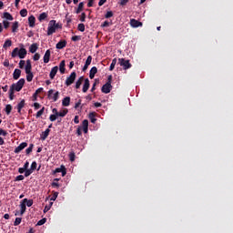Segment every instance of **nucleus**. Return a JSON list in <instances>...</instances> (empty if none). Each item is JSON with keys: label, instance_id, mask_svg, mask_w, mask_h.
Instances as JSON below:
<instances>
[{"label": "nucleus", "instance_id": "774afa93", "mask_svg": "<svg viewBox=\"0 0 233 233\" xmlns=\"http://www.w3.org/2000/svg\"><path fill=\"white\" fill-rule=\"evenodd\" d=\"M128 3V0H120V5L125 6Z\"/></svg>", "mask_w": 233, "mask_h": 233}, {"label": "nucleus", "instance_id": "5fc2aeb1", "mask_svg": "<svg viewBox=\"0 0 233 233\" xmlns=\"http://www.w3.org/2000/svg\"><path fill=\"white\" fill-rule=\"evenodd\" d=\"M71 41H81V35H74L71 38Z\"/></svg>", "mask_w": 233, "mask_h": 233}, {"label": "nucleus", "instance_id": "58836bf2", "mask_svg": "<svg viewBox=\"0 0 233 233\" xmlns=\"http://www.w3.org/2000/svg\"><path fill=\"white\" fill-rule=\"evenodd\" d=\"M21 221H23V218H16L15 222H14V227H18V225H21Z\"/></svg>", "mask_w": 233, "mask_h": 233}, {"label": "nucleus", "instance_id": "72a5a7b5", "mask_svg": "<svg viewBox=\"0 0 233 233\" xmlns=\"http://www.w3.org/2000/svg\"><path fill=\"white\" fill-rule=\"evenodd\" d=\"M15 92V90L14 89V87H10V89H9V99L11 101H13V99L15 97V96H14Z\"/></svg>", "mask_w": 233, "mask_h": 233}, {"label": "nucleus", "instance_id": "ea45409f", "mask_svg": "<svg viewBox=\"0 0 233 233\" xmlns=\"http://www.w3.org/2000/svg\"><path fill=\"white\" fill-rule=\"evenodd\" d=\"M85 65L87 66H90V65H92V56H87Z\"/></svg>", "mask_w": 233, "mask_h": 233}, {"label": "nucleus", "instance_id": "c03bdc74", "mask_svg": "<svg viewBox=\"0 0 233 233\" xmlns=\"http://www.w3.org/2000/svg\"><path fill=\"white\" fill-rule=\"evenodd\" d=\"M30 169L34 172V170H37V162L34 161L31 164Z\"/></svg>", "mask_w": 233, "mask_h": 233}, {"label": "nucleus", "instance_id": "cd10ccee", "mask_svg": "<svg viewBox=\"0 0 233 233\" xmlns=\"http://www.w3.org/2000/svg\"><path fill=\"white\" fill-rule=\"evenodd\" d=\"M84 6H85L84 2L79 3L78 7L76 10V14H81V12H83Z\"/></svg>", "mask_w": 233, "mask_h": 233}, {"label": "nucleus", "instance_id": "c9c22d12", "mask_svg": "<svg viewBox=\"0 0 233 233\" xmlns=\"http://www.w3.org/2000/svg\"><path fill=\"white\" fill-rule=\"evenodd\" d=\"M68 114V109H64L63 111L58 112L57 116L58 117H65Z\"/></svg>", "mask_w": 233, "mask_h": 233}, {"label": "nucleus", "instance_id": "2eb2a0df", "mask_svg": "<svg viewBox=\"0 0 233 233\" xmlns=\"http://www.w3.org/2000/svg\"><path fill=\"white\" fill-rule=\"evenodd\" d=\"M20 216H23L26 212V204L24 202V200H21L20 202Z\"/></svg>", "mask_w": 233, "mask_h": 233}, {"label": "nucleus", "instance_id": "b1692460", "mask_svg": "<svg viewBox=\"0 0 233 233\" xmlns=\"http://www.w3.org/2000/svg\"><path fill=\"white\" fill-rule=\"evenodd\" d=\"M62 106H70V96H66L62 100Z\"/></svg>", "mask_w": 233, "mask_h": 233}, {"label": "nucleus", "instance_id": "f3484780", "mask_svg": "<svg viewBox=\"0 0 233 233\" xmlns=\"http://www.w3.org/2000/svg\"><path fill=\"white\" fill-rule=\"evenodd\" d=\"M32 73V61L30 59L26 60V66H25V74Z\"/></svg>", "mask_w": 233, "mask_h": 233}, {"label": "nucleus", "instance_id": "a878e982", "mask_svg": "<svg viewBox=\"0 0 233 233\" xmlns=\"http://www.w3.org/2000/svg\"><path fill=\"white\" fill-rule=\"evenodd\" d=\"M89 119L91 123L96 124V121H97V118L96 117V113L94 112L89 113Z\"/></svg>", "mask_w": 233, "mask_h": 233}, {"label": "nucleus", "instance_id": "a18cd8bd", "mask_svg": "<svg viewBox=\"0 0 233 233\" xmlns=\"http://www.w3.org/2000/svg\"><path fill=\"white\" fill-rule=\"evenodd\" d=\"M77 30L79 32H85V24H78Z\"/></svg>", "mask_w": 233, "mask_h": 233}, {"label": "nucleus", "instance_id": "bf43d9fd", "mask_svg": "<svg viewBox=\"0 0 233 233\" xmlns=\"http://www.w3.org/2000/svg\"><path fill=\"white\" fill-rule=\"evenodd\" d=\"M81 103H82V100L79 99L76 104H75V108L76 110H77V108H79L81 106Z\"/></svg>", "mask_w": 233, "mask_h": 233}, {"label": "nucleus", "instance_id": "6ab92c4d", "mask_svg": "<svg viewBox=\"0 0 233 233\" xmlns=\"http://www.w3.org/2000/svg\"><path fill=\"white\" fill-rule=\"evenodd\" d=\"M96 74H97V67L93 66L89 71L90 79H94V77H96Z\"/></svg>", "mask_w": 233, "mask_h": 233}, {"label": "nucleus", "instance_id": "13d9d810", "mask_svg": "<svg viewBox=\"0 0 233 233\" xmlns=\"http://www.w3.org/2000/svg\"><path fill=\"white\" fill-rule=\"evenodd\" d=\"M110 25H111L110 22L105 21V22L101 25V26H102V28H106V27H108Z\"/></svg>", "mask_w": 233, "mask_h": 233}, {"label": "nucleus", "instance_id": "412c9836", "mask_svg": "<svg viewBox=\"0 0 233 233\" xmlns=\"http://www.w3.org/2000/svg\"><path fill=\"white\" fill-rule=\"evenodd\" d=\"M83 81H85V76H80L77 81L76 82V88H81V85H83Z\"/></svg>", "mask_w": 233, "mask_h": 233}, {"label": "nucleus", "instance_id": "c85d7f7f", "mask_svg": "<svg viewBox=\"0 0 233 233\" xmlns=\"http://www.w3.org/2000/svg\"><path fill=\"white\" fill-rule=\"evenodd\" d=\"M10 46H12V40H10V39L5 40V42L3 45V48H5V50H6Z\"/></svg>", "mask_w": 233, "mask_h": 233}, {"label": "nucleus", "instance_id": "dca6fc26", "mask_svg": "<svg viewBox=\"0 0 233 233\" xmlns=\"http://www.w3.org/2000/svg\"><path fill=\"white\" fill-rule=\"evenodd\" d=\"M39 48V45H37V43H34L30 46L29 47V52L31 54H35V52H37V49Z\"/></svg>", "mask_w": 233, "mask_h": 233}, {"label": "nucleus", "instance_id": "3c124183", "mask_svg": "<svg viewBox=\"0 0 233 233\" xmlns=\"http://www.w3.org/2000/svg\"><path fill=\"white\" fill-rule=\"evenodd\" d=\"M33 170L32 169H27L25 171V177H28V176L33 174Z\"/></svg>", "mask_w": 233, "mask_h": 233}, {"label": "nucleus", "instance_id": "49530a36", "mask_svg": "<svg viewBox=\"0 0 233 233\" xmlns=\"http://www.w3.org/2000/svg\"><path fill=\"white\" fill-rule=\"evenodd\" d=\"M69 159L71 162L76 161V153L74 152L69 153Z\"/></svg>", "mask_w": 233, "mask_h": 233}, {"label": "nucleus", "instance_id": "e2e57ef3", "mask_svg": "<svg viewBox=\"0 0 233 233\" xmlns=\"http://www.w3.org/2000/svg\"><path fill=\"white\" fill-rule=\"evenodd\" d=\"M34 107H35V110H39V108H41V104L40 103H34Z\"/></svg>", "mask_w": 233, "mask_h": 233}, {"label": "nucleus", "instance_id": "4be33fe9", "mask_svg": "<svg viewBox=\"0 0 233 233\" xmlns=\"http://www.w3.org/2000/svg\"><path fill=\"white\" fill-rule=\"evenodd\" d=\"M19 77H21V69H15L14 73H13V78L17 80L19 79Z\"/></svg>", "mask_w": 233, "mask_h": 233}, {"label": "nucleus", "instance_id": "c756f323", "mask_svg": "<svg viewBox=\"0 0 233 233\" xmlns=\"http://www.w3.org/2000/svg\"><path fill=\"white\" fill-rule=\"evenodd\" d=\"M23 201L26 207H32V205H34L33 199L24 198Z\"/></svg>", "mask_w": 233, "mask_h": 233}, {"label": "nucleus", "instance_id": "4c0bfd02", "mask_svg": "<svg viewBox=\"0 0 233 233\" xmlns=\"http://www.w3.org/2000/svg\"><path fill=\"white\" fill-rule=\"evenodd\" d=\"M26 81H28V83H31L32 79H34V73H26Z\"/></svg>", "mask_w": 233, "mask_h": 233}, {"label": "nucleus", "instance_id": "423d86ee", "mask_svg": "<svg viewBox=\"0 0 233 233\" xmlns=\"http://www.w3.org/2000/svg\"><path fill=\"white\" fill-rule=\"evenodd\" d=\"M120 66H123L124 70H128V68H132V64H130V60H127L125 58L118 59Z\"/></svg>", "mask_w": 233, "mask_h": 233}, {"label": "nucleus", "instance_id": "052dcab7", "mask_svg": "<svg viewBox=\"0 0 233 233\" xmlns=\"http://www.w3.org/2000/svg\"><path fill=\"white\" fill-rule=\"evenodd\" d=\"M57 116L56 115H50V116H49V120L50 121H52V122H54V121H56V119H57Z\"/></svg>", "mask_w": 233, "mask_h": 233}, {"label": "nucleus", "instance_id": "4d7b16f0", "mask_svg": "<svg viewBox=\"0 0 233 233\" xmlns=\"http://www.w3.org/2000/svg\"><path fill=\"white\" fill-rule=\"evenodd\" d=\"M56 181H59V178L54 179V182L52 183V187H56L57 188H59V183H57Z\"/></svg>", "mask_w": 233, "mask_h": 233}, {"label": "nucleus", "instance_id": "7c9ffc66", "mask_svg": "<svg viewBox=\"0 0 233 233\" xmlns=\"http://www.w3.org/2000/svg\"><path fill=\"white\" fill-rule=\"evenodd\" d=\"M25 107V99H23L20 103H18L17 105V110L18 113H21V110H23V108Z\"/></svg>", "mask_w": 233, "mask_h": 233}, {"label": "nucleus", "instance_id": "20e7f679", "mask_svg": "<svg viewBox=\"0 0 233 233\" xmlns=\"http://www.w3.org/2000/svg\"><path fill=\"white\" fill-rule=\"evenodd\" d=\"M47 98L52 99V101H54L56 103V101H57V99H59V91H56L54 93V89H50L47 92Z\"/></svg>", "mask_w": 233, "mask_h": 233}, {"label": "nucleus", "instance_id": "f704fd0d", "mask_svg": "<svg viewBox=\"0 0 233 233\" xmlns=\"http://www.w3.org/2000/svg\"><path fill=\"white\" fill-rule=\"evenodd\" d=\"M32 150H34V144H30L29 147L25 149L26 156H29V154H32Z\"/></svg>", "mask_w": 233, "mask_h": 233}, {"label": "nucleus", "instance_id": "6e6d98bb", "mask_svg": "<svg viewBox=\"0 0 233 233\" xmlns=\"http://www.w3.org/2000/svg\"><path fill=\"white\" fill-rule=\"evenodd\" d=\"M3 25H4V28H5V30H6L10 26V22L4 20Z\"/></svg>", "mask_w": 233, "mask_h": 233}, {"label": "nucleus", "instance_id": "de8ad7c7", "mask_svg": "<svg viewBox=\"0 0 233 233\" xmlns=\"http://www.w3.org/2000/svg\"><path fill=\"white\" fill-rule=\"evenodd\" d=\"M106 19H110V17H114V13L112 11H108L106 15H105Z\"/></svg>", "mask_w": 233, "mask_h": 233}, {"label": "nucleus", "instance_id": "4468645a", "mask_svg": "<svg viewBox=\"0 0 233 233\" xmlns=\"http://www.w3.org/2000/svg\"><path fill=\"white\" fill-rule=\"evenodd\" d=\"M28 24L30 28H34V26H35V16H34V15H31L28 17Z\"/></svg>", "mask_w": 233, "mask_h": 233}, {"label": "nucleus", "instance_id": "ddd939ff", "mask_svg": "<svg viewBox=\"0 0 233 233\" xmlns=\"http://www.w3.org/2000/svg\"><path fill=\"white\" fill-rule=\"evenodd\" d=\"M58 70H59V67L57 66H54L51 69L50 74H49L50 79H54V77H56V75L57 74Z\"/></svg>", "mask_w": 233, "mask_h": 233}, {"label": "nucleus", "instance_id": "473e14b6", "mask_svg": "<svg viewBox=\"0 0 233 233\" xmlns=\"http://www.w3.org/2000/svg\"><path fill=\"white\" fill-rule=\"evenodd\" d=\"M117 64V59L114 58L111 62V65L109 66V70L110 72H112V70H114V68H116V65Z\"/></svg>", "mask_w": 233, "mask_h": 233}, {"label": "nucleus", "instance_id": "f8f14e48", "mask_svg": "<svg viewBox=\"0 0 233 233\" xmlns=\"http://www.w3.org/2000/svg\"><path fill=\"white\" fill-rule=\"evenodd\" d=\"M66 46V40H60L56 46V48H57V50H63V48H65Z\"/></svg>", "mask_w": 233, "mask_h": 233}, {"label": "nucleus", "instance_id": "0eeeda50", "mask_svg": "<svg viewBox=\"0 0 233 233\" xmlns=\"http://www.w3.org/2000/svg\"><path fill=\"white\" fill-rule=\"evenodd\" d=\"M76 77H77V74L76 72H72L70 76L66 79V86H70V85H73L74 81H76Z\"/></svg>", "mask_w": 233, "mask_h": 233}, {"label": "nucleus", "instance_id": "680f3d73", "mask_svg": "<svg viewBox=\"0 0 233 233\" xmlns=\"http://www.w3.org/2000/svg\"><path fill=\"white\" fill-rule=\"evenodd\" d=\"M25 179V176L19 175L15 177V181H23Z\"/></svg>", "mask_w": 233, "mask_h": 233}, {"label": "nucleus", "instance_id": "8fccbe9b", "mask_svg": "<svg viewBox=\"0 0 233 233\" xmlns=\"http://www.w3.org/2000/svg\"><path fill=\"white\" fill-rule=\"evenodd\" d=\"M34 61H39L41 59V55L39 53H35L33 56Z\"/></svg>", "mask_w": 233, "mask_h": 233}, {"label": "nucleus", "instance_id": "0e129e2a", "mask_svg": "<svg viewBox=\"0 0 233 233\" xmlns=\"http://www.w3.org/2000/svg\"><path fill=\"white\" fill-rule=\"evenodd\" d=\"M25 63L26 62L25 60H20V62H19V68H25Z\"/></svg>", "mask_w": 233, "mask_h": 233}, {"label": "nucleus", "instance_id": "6e6552de", "mask_svg": "<svg viewBox=\"0 0 233 233\" xmlns=\"http://www.w3.org/2000/svg\"><path fill=\"white\" fill-rule=\"evenodd\" d=\"M28 147V143L26 142H22L18 147L15 148V154H19L22 150H25Z\"/></svg>", "mask_w": 233, "mask_h": 233}, {"label": "nucleus", "instance_id": "a19ab883", "mask_svg": "<svg viewBox=\"0 0 233 233\" xmlns=\"http://www.w3.org/2000/svg\"><path fill=\"white\" fill-rule=\"evenodd\" d=\"M57 196H59V192L53 191V196L51 197V201H56L57 199Z\"/></svg>", "mask_w": 233, "mask_h": 233}, {"label": "nucleus", "instance_id": "393cba45", "mask_svg": "<svg viewBox=\"0 0 233 233\" xmlns=\"http://www.w3.org/2000/svg\"><path fill=\"white\" fill-rule=\"evenodd\" d=\"M50 135V129L47 128L45 130V132L42 133L41 135V139L42 141H45L46 139V137H48V136Z\"/></svg>", "mask_w": 233, "mask_h": 233}, {"label": "nucleus", "instance_id": "2f4dec72", "mask_svg": "<svg viewBox=\"0 0 233 233\" xmlns=\"http://www.w3.org/2000/svg\"><path fill=\"white\" fill-rule=\"evenodd\" d=\"M4 17L5 19H7V21H14V16L8 12L4 13Z\"/></svg>", "mask_w": 233, "mask_h": 233}, {"label": "nucleus", "instance_id": "1a4fd4ad", "mask_svg": "<svg viewBox=\"0 0 233 233\" xmlns=\"http://www.w3.org/2000/svg\"><path fill=\"white\" fill-rule=\"evenodd\" d=\"M62 174V177H65L66 176V167L65 166H61L60 167H57L55 169L54 174Z\"/></svg>", "mask_w": 233, "mask_h": 233}, {"label": "nucleus", "instance_id": "9b49d317", "mask_svg": "<svg viewBox=\"0 0 233 233\" xmlns=\"http://www.w3.org/2000/svg\"><path fill=\"white\" fill-rule=\"evenodd\" d=\"M84 86H83V92L86 94V92H88V88H90V80L88 78H86L84 80Z\"/></svg>", "mask_w": 233, "mask_h": 233}, {"label": "nucleus", "instance_id": "7ed1b4c3", "mask_svg": "<svg viewBox=\"0 0 233 233\" xmlns=\"http://www.w3.org/2000/svg\"><path fill=\"white\" fill-rule=\"evenodd\" d=\"M25 78H21L16 84H12L10 87L13 88L15 92H21V90H23V86H25Z\"/></svg>", "mask_w": 233, "mask_h": 233}, {"label": "nucleus", "instance_id": "69168bd1", "mask_svg": "<svg viewBox=\"0 0 233 233\" xmlns=\"http://www.w3.org/2000/svg\"><path fill=\"white\" fill-rule=\"evenodd\" d=\"M74 123L76 125H79V116H76L75 118H74Z\"/></svg>", "mask_w": 233, "mask_h": 233}, {"label": "nucleus", "instance_id": "e433bc0d", "mask_svg": "<svg viewBox=\"0 0 233 233\" xmlns=\"http://www.w3.org/2000/svg\"><path fill=\"white\" fill-rule=\"evenodd\" d=\"M12 112V105L8 104L5 106V114L7 116H10V113Z\"/></svg>", "mask_w": 233, "mask_h": 233}, {"label": "nucleus", "instance_id": "37998d69", "mask_svg": "<svg viewBox=\"0 0 233 233\" xmlns=\"http://www.w3.org/2000/svg\"><path fill=\"white\" fill-rule=\"evenodd\" d=\"M43 114H45V107H42V108L36 113V118L41 117Z\"/></svg>", "mask_w": 233, "mask_h": 233}, {"label": "nucleus", "instance_id": "5701e85b", "mask_svg": "<svg viewBox=\"0 0 233 233\" xmlns=\"http://www.w3.org/2000/svg\"><path fill=\"white\" fill-rule=\"evenodd\" d=\"M66 64H65V60H62L59 64V72L60 74H65L66 68H65Z\"/></svg>", "mask_w": 233, "mask_h": 233}, {"label": "nucleus", "instance_id": "bb28decb", "mask_svg": "<svg viewBox=\"0 0 233 233\" xmlns=\"http://www.w3.org/2000/svg\"><path fill=\"white\" fill-rule=\"evenodd\" d=\"M18 28H19V22H17V21L14 22L13 25H12V32L14 34H15V32H17Z\"/></svg>", "mask_w": 233, "mask_h": 233}, {"label": "nucleus", "instance_id": "603ef678", "mask_svg": "<svg viewBox=\"0 0 233 233\" xmlns=\"http://www.w3.org/2000/svg\"><path fill=\"white\" fill-rule=\"evenodd\" d=\"M82 128H88V120L86 119L83 120Z\"/></svg>", "mask_w": 233, "mask_h": 233}, {"label": "nucleus", "instance_id": "f257e3e1", "mask_svg": "<svg viewBox=\"0 0 233 233\" xmlns=\"http://www.w3.org/2000/svg\"><path fill=\"white\" fill-rule=\"evenodd\" d=\"M21 48L19 49V47H15L12 53H11V57H18L20 59H25V57H26V54H27V51L26 49L24 47L23 45H21Z\"/></svg>", "mask_w": 233, "mask_h": 233}, {"label": "nucleus", "instance_id": "864d4df0", "mask_svg": "<svg viewBox=\"0 0 233 233\" xmlns=\"http://www.w3.org/2000/svg\"><path fill=\"white\" fill-rule=\"evenodd\" d=\"M86 19V13H82L81 15H80V21L82 23H85Z\"/></svg>", "mask_w": 233, "mask_h": 233}, {"label": "nucleus", "instance_id": "aec40b11", "mask_svg": "<svg viewBox=\"0 0 233 233\" xmlns=\"http://www.w3.org/2000/svg\"><path fill=\"white\" fill-rule=\"evenodd\" d=\"M48 18V13H41L38 16V21H40V23H43V21L46 20Z\"/></svg>", "mask_w": 233, "mask_h": 233}, {"label": "nucleus", "instance_id": "09e8293b", "mask_svg": "<svg viewBox=\"0 0 233 233\" xmlns=\"http://www.w3.org/2000/svg\"><path fill=\"white\" fill-rule=\"evenodd\" d=\"M46 223V218H42L37 222V226L41 227L42 225H45Z\"/></svg>", "mask_w": 233, "mask_h": 233}, {"label": "nucleus", "instance_id": "39448f33", "mask_svg": "<svg viewBox=\"0 0 233 233\" xmlns=\"http://www.w3.org/2000/svg\"><path fill=\"white\" fill-rule=\"evenodd\" d=\"M56 20H50L47 27V35H52L56 34Z\"/></svg>", "mask_w": 233, "mask_h": 233}, {"label": "nucleus", "instance_id": "9d476101", "mask_svg": "<svg viewBox=\"0 0 233 233\" xmlns=\"http://www.w3.org/2000/svg\"><path fill=\"white\" fill-rule=\"evenodd\" d=\"M130 25L132 26V28H139V26H143V23L132 18L130 20Z\"/></svg>", "mask_w": 233, "mask_h": 233}, {"label": "nucleus", "instance_id": "338daca9", "mask_svg": "<svg viewBox=\"0 0 233 233\" xmlns=\"http://www.w3.org/2000/svg\"><path fill=\"white\" fill-rule=\"evenodd\" d=\"M0 136H8V133L4 129H0Z\"/></svg>", "mask_w": 233, "mask_h": 233}, {"label": "nucleus", "instance_id": "79ce46f5", "mask_svg": "<svg viewBox=\"0 0 233 233\" xmlns=\"http://www.w3.org/2000/svg\"><path fill=\"white\" fill-rule=\"evenodd\" d=\"M20 15L21 17H26V15H28V11L26 9H22L20 11Z\"/></svg>", "mask_w": 233, "mask_h": 233}, {"label": "nucleus", "instance_id": "f03ea898", "mask_svg": "<svg viewBox=\"0 0 233 233\" xmlns=\"http://www.w3.org/2000/svg\"><path fill=\"white\" fill-rule=\"evenodd\" d=\"M101 91L103 94H110V92H112V75L107 76V81L102 86Z\"/></svg>", "mask_w": 233, "mask_h": 233}, {"label": "nucleus", "instance_id": "a211bd4d", "mask_svg": "<svg viewBox=\"0 0 233 233\" xmlns=\"http://www.w3.org/2000/svg\"><path fill=\"white\" fill-rule=\"evenodd\" d=\"M50 55H51L50 49L46 50L44 55V63L46 64L50 63Z\"/></svg>", "mask_w": 233, "mask_h": 233}]
</instances>
